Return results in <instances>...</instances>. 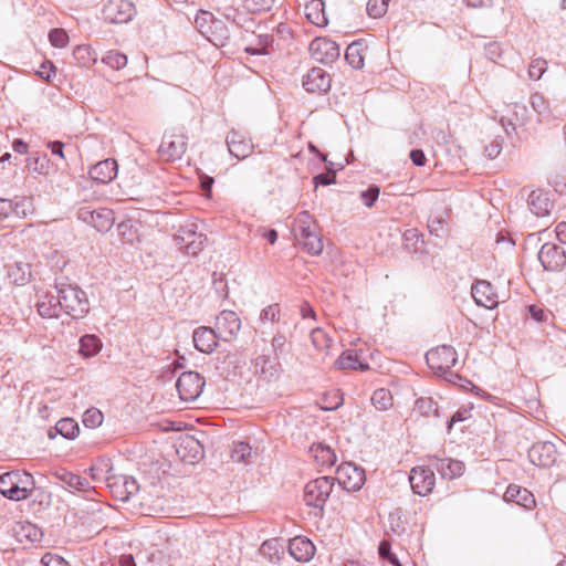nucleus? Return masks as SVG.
Masks as SVG:
<instances>
[{
    "label": "nucleus",
    "instance_id": "1",
    "mask_svg": "<svg viewBox=\"0 0 566 566\" xmlns=\"http://www.w3.org/2000/svg\"><path fill=\"white\" fill-rule=\"evenodd\" d=\"M55 289L59 295L61 311L63 310L72 318H83L90 312V303L86 293L77 285L56 281Z\"/></svg>",
    "mask_w": 566,
    "mask_h": 566
},
{
    "label": "nucleus",
    "instance_id": "2",
    "mask_svg": "<svg viewBox=\"0 0 566 566\" xmlns=\"http://www.w3.org/2000/svg\"><path fill=\"white\" fill-rule=\"evenodd\" d=\"M34 488V479L27 471L14 470L0 475V493L9 500H27L32 495Z\"/></svg>",
    "mask_w": 566,
    "mask_h": 566
},
{
    "label": "nucleus",
    "instance_id": "3",
    "mask_svg": "<svg viewBox=\"0 0 566 566\" xmlns=\"http://www.w3.org/2000/svg\"><path fill=\"white\" fill-rule=\"evenodd\" d=\"M334 486V478L319 476L306 483L304 488V501L306 505L323 512L324 505Z\"/></svg>",
    "mask_w": 566,
    "mask_h": 566
},
{
    "label": "nucleus",
    "instance_id": "4",
    "mask_svg": "<svg viewBox=\"0 0 566 566\" xmlns=\"http://www.w3.org/2000/svg\"><path fill=\"white\" fill-rule=\"evenodd\" d=\"M187 149V136L182 132L166 133L158 148V154L166 161L180 159Z\"/></svg>",
    "mask_w": 566,
    "mask_h": 566
},
{
    "label": "nucleus",
    "instance_id": "5",
    "mask_svg": "<svg viewBox=\"0 0 566 566\" xmlns=\"http://www.w3.org/2000/svg\"><path fill=\"white\" fill-rule=\"evenodd\" d=\"M428 366L436 371H449L458 360L457 350L450 345H441L426 354Z\"/></svg>",
    "mask_w": 566,
    "mask_h": 566
},
{
    "label": "nucleus",
    "instance_id": "6",
    "mask_svg": "<svg viewBox=\"0 0 566 566\" xmlns=\"http://www.w3.org/2000/svg\"><path fill=\"white\" fill-rule=\"evenodd\" d=\"M205 386V378L197 371L182 373L176 382V388L179 397L184 401L196 400Z\"/></svg>",
    "mask_w": 566,
    "mask_h": 566
},
{
    "label": "nucleus",
    "instance_id": "7",
    "mask_svg": "<svg viewBox=\"0 0 566 566\" xmlns=\"http://www.w3.org/2000/svg\"><path fill=\"white\" fill-rule=\"evenodd\" d=\"M336 480L344 490L355 492L361 489L366 476L364 469L353 462H344L336 470Z\"/></svg>",
    "mask_w": 566,
    "mask_h": 566
},
{
    "label": "nucleus",
    "instance_id": "8",
    "mask_svg": "<svg viewBox=\"0 0 566 566\" xmlns=\"http://www.w3.org/2000/svg\"><path fill=\"white\" fill-rule=\"evenodd\" d=\"M135 13V6L128 0H108L102 10L104 20L109 23H127Z\"/></svg>",
    "mask_w": 566,
    "mask_h": 566
},
{
    "label": "nucleus",
    "instance_id": "9",
    "mask_svg": "<svg viewBox=\"0 0 566 566\" xmlns=\"http://www.w3.org/2000/svg\"><path fill=\"white\" fill-rule=\"evenodd\" d=\"M77 218L92 226L98 232L108 231L114 223L113 211L106 208L92 210L90 207H82L77 210Z\"/></svg>",
    "mask_w": 566,
    "mask_h": 566
},
{
    "label": "nucleus",
    "instance_id": "10",
    "mask_svg": "<svg viewBox=\"0 0 566 566\" xmlns=\"http://www.w3.org/2000/svg\"><path fill=\"white\" fill-rule=\"evenodd\" d=\"M538 260L546 271L559 272L566 265V253L562 247L547 242L542 245Z\"/></svg>",
    "mask_w": 566,
    "mask_h": 566
},
{
    "label": "nucleus",
    "instance_id": "11",
    "mask_svg": "<svg viewBox=\"0 0 566 566\" xmlns=\"http://www.w3.org/2000/svg\"><path fill=\"white\" fill-rule=\"evenodd\" d=\"M310 52L315 61L323 64H332L340 55L339 45L327 38L314 39L310 43Z\"/></svg>",
    "mask_w": 566,
    "mask_h": 566
},
{
    "label": "nucleus",
    "instance_id": "12",
    "mask_svg": "<svg viewBox=\"0 0 566 566\" xmlns=\"http://www.w3.org/2000/svg\"><path fill=\"white\" fill-rule=\"evenodd\" d=\"M409 482L416 494L426 496L430 494L434 488V472L429 467H416L410 471Z\"/></svg>",
    "mask_w": 566,
    "mask_h": 566
},
{
    "label": "nucleus",
    "instance_id": "13",
    "mask_svg": "<svg viewBox=\"0 0 566 566\" xmlns=\"http://www.w3.org/2000/svg\"><path fill=\"white\" fill-rule=\"evenodd\" d=\"M530 461L539 468H551L557 459L555 444L549 441L536 442L528 450Z\"/></svg>",
    "mask_w": 566,
    "mask_h": 566
},
{
    "label": "nucleus",
    "instance_id": "14",
    "mask_svg": "<svg viewBox=\"0 0 566 566\" xmlns=\"http://www.w3.org/2000/svg\"><path fill=\"white\" fill-rule=\"evenodd\" d=\"M241 328V321L235 312L222 311L216 319V332L223 340L232 339Z\"/></svg>",
    "mask_w": 566,
    "mask_h": 566
},
{
    "label": "nucleus",
    "instance_id": "15",
    "mask_svg": "<svg viewBox=\"0 0 566 566\" xmlns=\"http://www.w3.org/2000/svg\"><path fill=\"white\" fill-rule=\"evenodd\" d=\"M176 453L182 462L193 464L202 458L203 448L193 437L185 436L176 443Z\"/></svg>",
    "mask_w": 566,
    "mask_h": 566
},
{
    "label": "nucleus",
    "instance_id": "16",
    "mask_svg": "<svg viewBox=\"0 0 566 566\" xmlns=\"http://www.w3.org/2000/svg\"><path fill=\"white\" fill-rule=\"evenodd\" d=\"M226 142L229 153L238 159L247 158L253 150L252 140L240 130H230Z\"/></svg>",
    "mask_w": 566,
    "mask_h": 566
},
{
    "label": "nucleus",
    "instance_id": "17",
    "mask_svg": "<svg viewBox=\"0 0 566 566\" xmlns=\"http://www.w3.org/2000/svg\"><path fill=\"white\" fill-rule=\"evenodd\" d=\"M329 74L321 69L313 67L303 77V87L310 93H326L331 88Z\"/></svg>",
    "mask_w": 566,
    "mask_h": 566
},
{
    "label": "nucleus",
    "instance_id": "18",
    "mask_svg": "<svg viewBox=\"0 0 566 566\" xmlns=\"http://www.w3.org/2000/svg\"><path fill=\"white\" fill-rule=\"evenodd\" d=\"M428 459L442 479L453 480L463 474L464 465L461 461L451 458H439L437 455H428Z\"/></svg>",
    "mask_w": 566,
    "mask_h": 566
},
{
    "label": "nucleus",
    "instance_id": "19",
    "mask_svg": "<svg viewBox=\"0 0 566 566\" xmlns=\"http://www.w3.org/2000/svg\"><path fill=\"white\" fill-rule=\"evenodd\" d=\"M527 107L524 104L513 103L506 106V114L502 115L500 123L506 134L515 132L517 125H524L527 120Z\"/></svg>",
    "mask_w": 566,
    "mask_h": 566
},
{
    "label": "nucleus",
    "instance_id": "20",
    "mask_svg": "<svg viewBox=\"0 0 566 566\" xmlns=\"http://www.w3.org/2000/svg\"><path fill=\"white\" fill-rule=\"evenodd\" d=\"M113 496L122 502H127L133 495H135L139 489L137 481L132 476L122 475L114 478L108 483Z\"/></svg>",
    "mask_w": 566,
    "mask_h": 566
},
{
    "label": "nucleus",
    "instance_id": "21",
    "mask_svg": "<svg viewBox=\"0 0 566 566\" xmlns=\"http://www.w3.org/2000/svg\"><path fill=\"white\" fill-rule=\"evenodd\" d=\"M472 297L479 306L485 308H494L497 305V295L492 284L484 280L478 281L472 286Z\"/></svg>",
    "mask_w": 566,
    "mask_h": 566
},
{
    "label": "nucleus",
    "instance_id": "22",
    "mask_svg": "<svg viewBox=\"0 0 566 566\" xmlns=\"http://www.w3.org/2000/svg\"><path fill=\"white\" fill-rule=\"evenodd\" d=\"M289 553L297 562H310L315 554L314 544L304 536H296L289 542Z\"/></svg>",
    "mask_w": 566,
    "mask_h": 566
},
{
    "label": "nucleus",
    "instance_id": "23",
    "mask_svg": "<svg viewBox=\"0 0 566 566\" xmlns=\"http://www.w3.org/2000/svg\"><path fill=\"white\" fill-rule=\"evenodd\" d=\"M117 161L113 158H107L92 166L88 174L94 181L108 184L117 176Z\"/></svg>",
    "mask_w": 566,
    "mask_h": 566
},
{
    "label": "nucleus",
    "instance_id": "24",
    "mask_svg": "<svg viewBox=\"0 0 566 566\" xmlns=\"http://www.w3.org/2000/svg\"><path fill=\"white\" fill-rule=\"evenodd\" d=\"M219 335L217 332L211 327L201 326L197 329H195L192 339L195 347L201 352L209 354L214 350L217 347V338Z\"/></svg>",
    "mask_w": 566,
    "mask_h": 566
},
{
    "label": "nucleus",
    "instance_id": "25",
    "mask_svg": "<svg viewBox=\"0 0 566 566\" xmlns=\"http://www.w3.org/2000/svg\"><path fill=\"white\" fill-rule=\"evenodd\" d=\"M207 39L217 48L226 46L230 42V31L227 24L220 19H211L207 31Z\"/></svg>",
    "mask_w": 566,
    "mask_h": 566
},
{
    "label": "nucleus",
    "instance_id": "26",
    "mask_svg": "<svg viewBox=\"0 0 566 566\" xmlns=\"http://www.w3.org/2000/svg\"><path fill=\"white\" fill-rule=\"evenodd\" d=\"M295 239L298 244L302 245L303 250L311 255H318L323 251V240L318 232V227L303 233L295 234Z\"/></svg>",
    "mask_w": 566,
    "mask_h": 566
},
{
    "label": "nucleus",
    "instance_id": "27",
    "mask_svg": "<svg viewBox=\"0 0 566 566\" xmlns=\"http://www.w3.org/2000/svg\"><path fill=\"white\" fill-rule=\"evenodd\" d=\"M527 203L530 210L537 217L548 216L554 206L547 193L542 190H533L528 196Z\"/></svg>",
    "mask_w": 566,
    "mask_h": 566
},
{
    "label": "nucleus",
    "instance_id": "28",
    "mask_svg": "<svg viewBox=\"0 0 566 566\" xmlns=\"http://www.w3.org/2000/svg\"><path fill=\"white\" fill-rule=\"evenodd\" d=\"M504 500L514 502L525 509H532L535 505L534 495L522 486L511 484L504 493Z\"/></svg>",
    "mask_w": 566,
    "mask_h": 566
},
{
    "label": "nucleus",
    "instance_id": "29",
    "mask_svg": "<svg viewBox=\"0 0 566 566\" xmlns=\"http://www.w3.org/2000/svg\"><path fill=\"white\" fill-rule=\"evenodd\" d=\"M36 310L40 316L44 318L59 317L61 311L59 295L43 294L36 303Z\"/></svg>",
    "mask_w": 566,
    "mask_h": 566
},
{
    "label": "nucleus",
    "instance_id": "30",
    "mask_svg": "<svg viewBox=\"0 0 566 566\" xmlns=\"http://www.w3.org/2000/svg\"><path fill=\"white\" fill-rule=\"evenodd\" d=\"M367 46L361 41L350 43L345 51L346 62L355 70H360L365 63Z\"/></svg>",
    "mask_w": 566,
    "mask_h": 566
},
{
    "label": "nucleus",
    "instance_id": "31",
    "mask_svg": "<svg viewBox=\"0 0 566 566\" xmlns=\"http://www.w3.org/2000/svg\"><path fill=\"white\" fill-rule=\"evenodd\" d=\"M310 451L315 458L316 462L322 467L329 468L336 463L337 457L335 451L325 443H313L310 448Z\"/></svg>",
    "mask_w": 566,
    "mask_h": 566
},
{
    "label": "nucleus",
    "instance_id": "32",
    "mask_svg": "<svg viewBox=\"0 0 566 566\" xmlns=\"http://www.w3.org/2000/svg\"><path fill=\"white\" fill-rule=\"evenodd\" d=\"M8 277L15 285H24L31 277L30 264L24 262H14L9 265Z\"/></svg>",
    "mask_w": 566,
    "mask_h": 566
},
{
    "label": "nucleus",
    "instance_id": "33",
    "mask_svg": "<svg viewBox=\"0 0 566 566\" xmlns=\"http://www.w3.org/2000/svg\"><path fill=\"white\" fill-rule=\"evenodd\" d=\"M255 367L259 369L261 377L266 380H272L279 375V363L269 356H259L255 359Z\"/></svg>",
    "mask_w": 566,
    "mask_h": 566
},
{
    "label": "nucleus",
    "instance_id": "34",
    "mask_svg": "<svg viewBox=\"0 0 566 566\" xmlns=\"http://www.w3.org/2000/svg\"><path fill=\"white\" fill-rule=\"evenodd\" d=\"M335 367L337 369H359L367 370L369 366L365 363H361L358 359L357 354L352 350H347L343 353L335 361Z\"/></svg>",
    "mask_w": 566,
    "mask_h": 566
},
{
    "label": "nucleus",
    "instance_id": "35",
    "mask_svg": "<svg viewBox=\"0 0 566 566\" xmlns=\"http://www.w3.org/2000/svg\"><path fill=\"white\" fill-rule=\"evenodd\" d=\"M102 348L101 339L93 334H86L80 338V354L85 358L93 357L99 353Z\"/></svg>",
    "mask_w": 566,
    "mask_h": 566
},
{
    "label": "nucleus",
    "instance_id": "36",
    "mask_svg": "<svg viewBox=\"0 0 566 566\" xmlns=\"http://www.w3.org/2000/svg\"><path fill=\"white\" fill-rule=\"evenodd\" d=\"M415 410L424 417H440L439 407L437 401L431 397H420L415 402Z\"/></svg>",
    "mask_w": 566,
    "mask_h": 566
},
{
    "label": "nucleus",
    "instance_id": "37",
    "mask_svg": "<svg viewBox=\"0 0 566 566\" xmlns=\"http://www.w3.org/2000/svg\"><path fill=\"white\" fill-rule=\"evenodd\" d=\"M316 227L314 217L308 211H301L294 221V235L303 234Z\"/></svg>",
    "mask_w": 566,
    "mask_h": 566
},
{
    "label": "nucleus",
    "instance_id": "38",
    "mask_svg": "<svg viewBox=\"0 0 566 566\" xmlns=\"http://www.w3.org/2000/svg\"><path fill=\"white\" fill-rule=\"evenodd\" d=\"M55 433L61 434L66 439H74L78 431V424L71 418H63L59 420L54 427Z\"/></svg>",
    "mask_w": 566,
    "mask_h": 566
},
{
    "label": "nucleus",
    "instance_id": "39",
    "mask_svg": "<svg viewBox=\"0 0 566 566\" xmlns=\"http://www.w3.org/2000/svg\"><path fill=\"white\" fill-rule=\"evenodd\" d=\"M127 56L117 50H109L102 57L103 63L116 71L124 69L127 65Z\"/></svg>",
    "mask_w": 566,
    "mask_h": 566
},
{
    "label": "nucleus",
    "instance_id": "40",
    "mask_svg": "<svg viewBox=\"0 0 566 566\" xmlns=\"http://www.w3.org/2000/svg\"><path fill=\"white\" fill-rule=\"evenodd\" d=\"M323 3L316 2L311 6H306V17L315 25L323 27L327 24V18L323 10Z\"/></svg>",
    "mask_w": 566,
    "mask_h": 566
},
{
    "label": "nucleus",
    "instance_id": "41",
    "mask_svg": "<svg viewBox=\"0 0 566 566\" xmlns=\"http://www.w3.org/2000/svg\"><path fill=\"white\" fill-rule=\"evenodd\" d=\"M252 457V448L247 442H237L231 450V459L234 462L248 463Z\"/></svg>",
    "mask_w": 566,
    "mask_h": 566
},
{
    "label": "nucleus",
    "instance_id": "42",
    "mask_svg": "<svg viewBox=\"0 0 566 566\" xmlns=\"http://www.w3.org/2000/svg\"><path fill=\"white\" fill-rule=\"evenodd\" d=\"M371 402L377 409L387 410L392 405V397L389 390L380 388L374 391Z\"/></svg>",
    "mask_w": 566,
    "mask_h": 566
},
{
    "label": "nucleus",
    "instance_id": "43",
    "mask_svg": "<svg viewBox=\"0 0 566 566\" xmlns=\"http://www.w3.org/2000/svg\"><path fill=\"white\" fill-rule=\"evenodd\" d=\"M198 232L195 229V224H190L187 227H180L178 232L175 234L174 240L180 249H184Z\"/></svg>",
    "mask_w": 566,
    "mask_h": 566
},
{
    "label": "nucleus",
    "instance_id": "44",
    "mask_svg": "<svg viewBox=\"0 0 566 566\" xmlns=\"http://www.w3.org/2000/svg\"><path fill=\"white\" fill-rule=\"evenodd\" d=\"M117 231L119 235L128 243H133L137 239V230L132 219L118 223Z\"/></svg>",
    "mask_w": 566,
    "mask_h": 566
},
{
    "label": "nucleus",
    "instance_id": "45",
    "mask_svg": "<svg viewBox=\"0 0 566 566\" xmlns=\"http://www.w3.org/2000/svg\"><path fill=\"white\" fill-rule=\"evenodd\" d=\"M322 401H323L322 409L332 411V410H336L344 403V398H343V395L338 390H336V391L324 395L322 398Z\"/></svg>",
    "mask_w": 566,
    "mask_h": 566
},
{
    "label": "nucleus",
    "instance_id": "46",
    "mask_svg": "<svg viewBox=\"0 0 566 566\" xmlns=\"http://www.w3.org/2000/svg\"><path fill=\"white\" fill-rule=\"evenodd\" d=\"M104 416L97 408H90L83 415V424L86 428H97L102 424Z\"/></svg>",
    "mask_w": 566,
    "mask_h": 566
},
{
    "label": "nucleus",
    "instance_id": "47",
    "mask_svg": "<svg viewBox=\"0 0 566 566\" xmlns=\"http://www.w3.org/2000/svg\"><path fill=\"white\" fill-rule=\"evenodd\" d=\"M12 212L20 218L31 214L33 212L32 200L30 198H22L19 201H12Z\"/></svg>",
    "mask_w": 566,
    "mask_h": 566
},
{
    "label": "nucleus",
    "instance_id": "48",
    "mask_svg": "<svg viewBox=\"0 0 566 566\" xmlns=\"http://www.w3.org/2000/svg\"><path fill=\"white\" fill-rule=\"evenodd\" d=\"M366 10L370 18L378 19L387 12L388 3L384 0H368Z\"/></svg>",
    "mask_w": 566,
    "mask_h": 566
},
{
    "label": "nucleus",
    "instance_id": "49",
    "mask_svg": "<svg viewBox=\"0 0 566 566\" xmlns=\"http://www.w3.org/2000/svg\"><path fill=\"white\" fill-rule=\"evenodd\" d=\"M547 70V62L544 59H535L528 66V76L533 81H538Z\"/></svg>",
    "mask_w": 566,
    "mask_h": 566
},
{
    "label": "nucleus",
    "instance_id": "50",
    "mask_svg": "<svg viewBox=\"0 0 566 566\" xmlns=\"http://www.w3.org/2000/svg\"><path fill=\"white\" fill-rule=\"evenodd\" d=\"M446 223L442 214L431 217L428 221L429 232L436 237H442L446 233Z\"/></svg>",
    "mask_w": 566,
    "mask_h": 566
},
{
    "label": "nucleus",
    "instance_id": "51",
    "mask_svg": "<svg viewBox=\"0 0 566 566\" xmlns=\"http://www.w3.org/2000/svg\"><path fill=\"white\" fill-rule=\"evenodd\" d=\"M49 41L55 48H65L69 43V35L64 29H52L49 33Z\"/></svg>",
    "mask_w": 566,
    "mask_h": 566
},
{
    "label": "nucleus",
    "instance_id": "52",
    "mask_svg": "<svg viewBox=\"0 0 566 566\" xmlns=\"http://www.w3.org/2000/svg\"><path fill=\"white\" fill-rule=\"evenodd\" d=\"M73 57L82 66H87L93 60L91 49L87 45H77L73 51Z\"/></svg>",
    "mask_w": 566,
    "mask_h": 566
},
{
    "label": "nucleus",
    "instance_id": "53",
    "mask_svg": "<svg viewBox=\"0 0 566 566\" xmlns=\"http://www.w3.org/2000/svg\"><path fill=\"white\" fill-rule=\"evenodd\" d=\"M311 339L314 347L318 350H323L325 348H328L329 346V338L326 335V333L321 328H315L312 331Z\"/></svg>",
    "mask_w": 566,
    "mask_h": 566
},
{
    "label": "nucleus",
    "instance_id": "54",
    "mask_svg": "<svg viewBox=\"0 0 566 566\" xmlns=\"http://www.w3.org/2000/svg\"><path fill=\"white\" fill-rule=\"evenodd\" d=\"M206 240V235L198 233L193 237V239H191V241L188 242L184 250L189 255H197L202 250Z\"/></svg>",
    "mask_w": 566,
    "mask_h": 566
},
{
    "label": "nucleus",
    "instance_id": "55",
    "mask_svg": "<svg viewBox=\"0 0 566 566\" xmlns=\"http://www.w3.org/2000/svg\"><path fill=\"white\" fill-rule=\"evenodd\" d=\"M54 476L62 483L63 486L71 490L74 489L77 474L65 469H60L54 473Z\"/></svg>",
    "mask_w": 566,
    "mask_h": 566
},
{
    "label": "nucleus",
    "instance_id": "56",
    "mask_svg": "<svg viewBox=\"0 0 566 566\" xmlns=\"http://www.w3.org/2000/svg\"><path fill=\"white\" fill-rule=\"evenodd\" d=\"M531 105H532V108L538 114V115H544L548 112V102L546 101V98L539 94V93H535L531 96Z\"/></svg>",
    "mask_w": 566,
    "mask_h": 566
},
{
    "label": "nucleus",
    "instance_id": "57",
    "mask_svg": "<svg viewBox=\"0 0 566 566\" xmlns=\"http://www.w3.org/2000/svg\"><path fill=\"white\" fill-rule=\"evenodd\" d=\"M378 553L382 559L387 560L391 565L398 564V557L396 556V554L391 552V546L389 542L381 541L378 546Z\"/></svg>",
    "mask_w": 566,
    "mask_h": 566
},
{
    "label": "nucleus",
    "instance_id": "58",
    "mask_svg": "<svg viewBox=\"0 0 566 566\" xmlns=\"http://www.w3.org/2000/svg\"><path fill=\"white\" fill-rule=\"evenodd\" d=\"M380 189L377 186H370L367 190L360 193L364 205L368 208L373 207L379 197Z\"/></svg>",
    "mask_w": 566,
    "mask_h": 566
},
{
    "label": "nucleus",
    "instance_id": "59",
    "mask_svg": "<svg viewBox=\"0 0 566 566\" xmlns=\"http://www.w3.org/2000/svg\"><path fill=\"white\" fill-rule=\"evenodd\" d=\"M280 312L281 310L279 304H271L261 311L260 319L277 322L280 319Z\"/></svg>",
    "mask_w": 566,
    "mask_h": 566
},
{
    "label": "nucleus",
    "instance_id": "60",
    "mask_svg": "<svg viewBox=\"0 0 566 566\" xmlns=\"http://www.w3.org/2000/svg\"><path fill=\"white\" fill-rule=\"evenodd\" d=\"M314 185L317 186H329L336 182V172L332 168L325 174H318L313 178Z\"/></svg>",
    "mask_w": 566,
    "mask_h": 566
},
{
    "label": "nucleus",
    "instance_id": "61",
    "mask_svg": "<svg viewBox=\"0 0 566 566\" xmlns=\"http://www.w3.org/2000/svg\"><path fill=\"white\" fill-rule=\"evenodd\" d=\"M260 553L270 560H273L274 556L279 554L277 543L275 541H265L260 547Z\"/></svg>",
    "mask_w": 566,
    "mask_h": 566
},
{
    "label": "nucleus",
    "instance_id": "62",
    "mask_svg": "<svg viewBox=\"0 0 566 566\" xmlns=\"http://www.w3.org/2000/svg\"><path fill=\"white\" fill-rule=\"evenodd\" d=\"M42 566H69L67 562L62 557L46 553L41 558Z\"/></svg>",
    "mask_w": 566,
    "mask_h": 566
},
{
    "label": "nucleus",
    "instance_id": "63",
    "mask_svg": "<svg viewBox=\"0 0 566 566\" xmlns=\"http://www.w3.org/2000/svg\"><path fill=\"white\" fill-rule=\"evenodd\" d=\"M485 55L489 60L496 62L502 55L501 45L497 42H490L485 45Z\"/></svg>",
    "mask_w": 566,
    "mask_h": 566
},
{
    "label": "nucleus",
    "instance_id": "64",
    "mask_svg": "<svg viewBox=\"0 0 566 566\" xmlns=\"http://www.w3.org/2000/svg\"><path fill=\"white\" fill-rule=\"evenodd\" d=\"M285 344L286 337L282 333H276L273 336L271 340V346L276 357L283 353Z\"/></svg>",
    "mask_w": 566,
    "mask_h": 566
}]
</instances>
